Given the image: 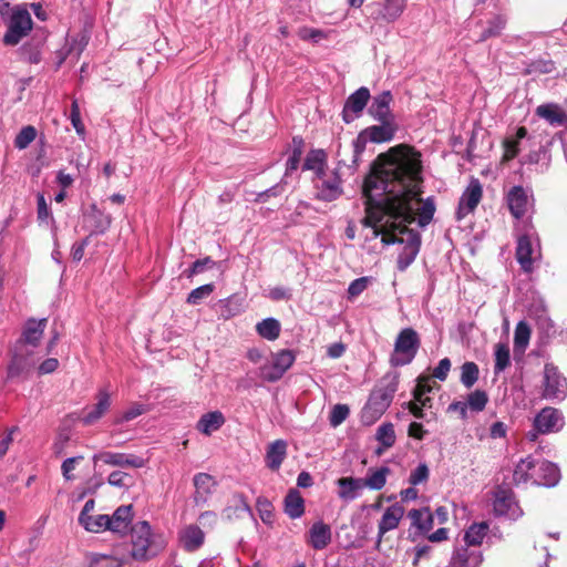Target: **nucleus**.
<instances>
[{"label": "nucleus", "mask_w": 567, "mask_h": 567, "mask_svg": "<svg viewBox=\"0 0 567 567\" xmlns=\"http://www.w3.org/2000/svg\"><path fill=\"white\" fill-rule=\"evenodd\" d=\"M422 164L421 155L412 147L399 145L378 156L372 173L363 184L365 207L379 209L391 197L411 202L413 216H419V225L424 227L433 218L435 205L432 198H420Z\"/></svg>", "instance_id": "nucleus-1"}, {"label": "nucleus", "mask_w": 567, "mask_h": 567, "mask_svg": "<svg viewBox=\"0 0 567 567\" xmlns=\"http://www.w3.org/2000/svg\"><path fill=\"white\" fill-rule=\"evenodd\" d=\"M363 226L373 228V236L382 235L386 245L403 244V250L398 257V269L405 270L415 259L420 250L421 238L419 233L408 228L414 221L411 202L391 197L383 207L372 209L365 207V217L361 220Z\"/></svg>", "instance_id": "nucleus-2"}, {"label": "nucleus", "mask_w": 567, "mask_h": 567, "mask_svg": "<svg viewBox=\"0 0 567 567\" xmlns=\"http://www.w3.org/2000/svg\"><path fill=\"white\" fill-rule=\"evenodd\" d=\"M380 125H373L365 128L360 135L352 142L349 147L339 150V165L346 167H355L358 161L364 150L367 140L373 143L389 142L393 138L396 131L395 121H379Z\"/></svg>", "instance_id": "nucleus-3"}, {"label": "nucleus", "mask_w": 567, "mask_h": 567, "mask_svg": "<svg viewBox=\"0 0 567 567\" xmlns=\"http://www.w3.org/2000/svg\"><path fill=\"white\" fill-rule=\"evenodd\" d=\"M398 390V378L385 377L381 383L374 388L370 398L362 409L361 421L365 425H372L377 422L390 406L394 393Z\"/></svg>", "instance_id": "nucleus-4"}, {"label": "nucleus", "mask_w": 567, "mask_h": 567, "mask_svg": "<svg viewBox=\"0 0 567 567\" xmlns=\"http://www.w3.org/2000/svg\"><path fill=\"white\" fill-rule=\"evenodd\" d=\"M165 542L159 535H153L147 522L142 520L132 527V557L137 560H146L156 556Z\"/></svg>", "instance_id": "nucleus-5"}, {"label": "nucleus", "mask_w": 567, "mask_h": 567, "mask_svg": "<svg viewBox=\"0 0 567 567\" xmlns=\"http://www.w3.org/2000/svg\"><path fill=\"white\" fill-rule=\"evenodd\" d=\"M420 347L417 332L412 328L400 331L394 343V352L390 358L392 367L409 364L414 359Z\"/></svg>", "instance_id": "nucleus-6"}, {"label": "nucleus", "mask_w": 567, "mask_h": 567, "mask_svg": "<svg viewBox=\"0 0 567 567\" xmlns=\"http://www.w3.org/2000/svg\"><path fill=\"white\" fill-rule=\"evenodd\" d=\"M33 22L27 8L16 7L12 10L8 23V30L3 35V43L7 45L18 44L32 30Z\"/></svg>", "instance_id": "nucleus-7"}, {"label": "nucleus", "mask_w": 567, "mask_h": 567, "mask_svg": "<svg viewBox=\"0 0 567 567\" xmlns=\"http://www.w3.org/2000/svg\"><path fill=\"white\" fill-rule=\"evenodd\" d=\"M542 396L551 401H561L567 396V380L553 363L545 364Z\"/></svg>", "instance_id": "nucleus-8"}, {"label": "nucleus", "mask_w": 567, "mask_h": 567, "mask_svg": "<svg viewBox=\"0 0 567 567\" xmlns=\"http://www.w3.org/2000/svg\"><path fill=\"white\" fill-rule=\"evenodd\" d=\"M295 354L290 350H280L272 354L271 361L259 368V375L268 382L278 381L295 362Z\"/></svg>", "instance_id": "nucleus-9"}, {"label": "nucleus", "mask_w": 567, "mask_h": 567, "mask_svg": "<svg viewBox=\"0 0 567 567\" xmlns=\"http://www.w3.org/2000/svg\"><path fill=\"white\" fill-rule=\"evenodd\" d=\"M37 362L32 349H20L14 346L12 358L8 365L7 375L9 379L25 378L32 371Z\"/></svg>", "instance_id": "nucleus-10"}, {"label": "nucleus", "mask_w": 567, "mask_h": 567, "mask_svg": "<svg viewBox=\"0 0 567 567\" xmlns=\"http://www.w3.org/2000/svg\"><path fill=\"white\" fill-rule=\"evenodd\" d=\"M494 511L497 515L506 516L511 519H517L523 515V511L515 501L511 488L499 486L495 491Z\"/></svg>", "instance_id": "nucleus-11"}, {"label": "nucleus", "mask_w": 567, "mask_h": 567, "mask_svg": "<svg viewBox=\"0 0 567 567\" xmlns=\"http://www.w3.org/2000/svg\"><path fill=\"white\" fill-rule=\"evenodd\" d=\"M565 425L563 413L551 406L544 408L534 419V427L540 434L560 431Z\"/></svg>", "instance_id": "nucleus-12"}, {"label": "nucleus", "mask_w": 567, "mask_h": 567, "mask_svg": "<svg viewBox=\"0 0 567 567\" xmlns=\"http://www.w3.org/2000/svg\"><path fill=\"white\" fill-rule=\"evenodd\" d=\"M483 196V188L477 178H472L463 195L460 198L456 218L463 219L470 213H473L480 204Z\"/></svg>", "instance_id": "nucleus-13"}, {"label": "nucleus", "mask_w": 567, "mask_h": 567, "mask_svg": "<svg viewBox=\"0 0 567 567\" xmlns=\"http://www.w3.org/2000/svg\"><path fill=\"white\" fill-rule=\"evenodd\" d=\"M103 462L106 465L117 467L141 468L146 461L138 455L127 453L101 452L93 456V462Z\"/></svg>", "instance_id": "nucleus-14"}, {"label": "nucleus", "mask_w": 567, "mask_h": 567, "mask_svg": "<svg viewBox=\"0 0 567 567\" xmlns=\"http://www.w3.org/2000/svg\"><path fill=\"white\" fill-rule=\"evenodd\" d=\"M47 327V319H29L23 328L22 334L16 344L20 349L35 348L42 339L44 329Z\"/></svg>", "instance_id": "nucleus-15"}, {"label": "nucleus", "mask_w": 567, "mask_h": 567, "mask_svg": "<svg viewBox=\"0 0 567 567\" xmlns=\"http://www.w3.org/2000/svg\"><path fill=\"white\" fill-rule=\"evenodd\" d=\"M483 555L478 548L457 545L452 554L449 567H480Z\"/></svg>", "instance_id": "nucleus-16"}, {"label": "nucleus", "mask_w": 567, "mask_h": 567, "mask_svg": "<svg viewBox=\"0 0 567 567\" xmlns=\"http://www.w3.org/2000/svg\"><path fill=\"white\" fill-rule=\"evenodd\" d=\"M370 100V92L367 87L362 86L352 93L344 104L342 114L343 120L349 123L357 117L367 106Z\"/></svg>", "instance_id": "nucleus-17"}, {"label": "nucleus", "mask_w": 567, "mask_h": 567, "mask_svg": "<svg viewBox=\"0 0 567 567\" xmlns=\"http://www.w3.org/2000/svg\"><path fill=\"white\" fill-rule=\"evenodd\" d=\"M321 184L317 185V197L324 202H332L339 198L342 194L341 179L339 175L333 172L331 175H321L319 177Z\"/></svg>", "instance_id": "nucleus-18"}, {"label": "nucleus", "mask_w": 567, "mask_h": 567, "mask_svg": "<svg viewBox=\"0 0 567 567\" xmlns=\"http://www.w3.org/2000/svg\"><path fill=\"white\" fill-rule=\"evenodd\" d=\"M392 99L390 91H383L374 96L369 107L370 115L377 121H394V115L390 110Z\"/></svg>", "instance_id": "nucleus-19"}, {"label": "nucleus", "mask_w": 567, "mask_h": 567, "mask_svg": "<svg viewBox=\"0 0 567 567\" xmlns=\"http://www.w3.org/2000/svg\"><path fill=\"white\" fill-rule=\"evenodd\" d=\"M404 512H405L404 507L399 503H395V504L389 506L384 511V513L379 522V525H378L379 540L383 537L384 534H386L390 530L395 529L399 526L401 519L404 516Z\"/></svg>", "instance_id": "nucleus-20"}, {"label": "nucleus", "mask_w": 567, "mask_h": 567, "mask_svg": "<svg viewBox=\"0 0 567 567\" xmlns=\"http://www.w3.org/2000/svg\"><path fill=\"white\" fill-rule=\"evenodd\" d=\"M216 485L214 477L207 473H198L194 476V502L197 506L206 504Z\"/></svg>", "instance_id": "nucleus-21"}, {"label": "nucleus", "mask_w": 567, "mask_h": 567, "mask_svg": "<svg viewBox=\"0 0 567 567\" xmlns=\"http://www.w3.org/2000/svg\"><path fill=\"white\" fill-rule=\"evenodd\" d=\"M96 400L97 402L93 406L89 408L82 417V422L85 425H91L97 422L111 406V396L105 390L99 391Z\"/></svg>", "instance_id": "nucleus-22"}, {"label": "nucleus", "mask_w": 567, "mask_h": 567, "mask_svg": "<svg viewBox=\"0 0 567 567\" xmlns=\"http://www.w3.org/2000/svg\"><path fill=\"white\" fill-rule=\"evenodd\" d=\"M84 224L91 236L103 234L111 225V217L92 206L91 212L84 215Z\"/></svg>", "instance_id": "nucleus-23"}, {"label": "nucleus", "mask_w": 567, "mask_h": 567, "mask_svg": "<svg viewBox=\"0 0 567 567\" xmlns=\"http://www.w3.org/2000/svg\"><path fill=\"white\" fill-rule=\"evenodd\" d=\"M508 208L515 218H520L527 210L528 198L523 187L514 186L507 195Z\"/></svg>", "instance_id": "nucleus-24"}, {"label": "nucleus", "mask_w": 567, "mask_h": 567, "mask_svg": "<svg viewBox=\"0 0 567 567\" xmlns=\"http://www.w3.org/2000/svg\"><path fill=\"white\" fill-rule=\"evenodd\" d=\"M513 481L516 485L533 481L537 484L538 477H536V463L530 456L523 458L515 466L513 473Z\"/></svg>", "instance_id": "nucleus-25"}, {"label": "nucleus", "mask_w": 567, "mask_h": 567, "mask_svg": "<svg viewBox=\"0 0 567 567\" xmlns=\"http://www.w3.org/2000/svg\"><path fill=\"white\" fill-rule=\"evenodd\" d=\"M132 505L120 506L112 516H110L109 529L113 533H126L132 522Z\"/></svg>", "instance_id": "nucleus-26"}, {"label": "nucleus", "mask_w": 567, "mask_h": 567, "mask_svg": "<svg viewBox=\"0 0 567 567\" xmlns=\"http://www.w3.org/2000/svg\"><path fill=\"white\" fill-rule=\"evenodd\" d=\"M536 114L555 126L567 125V114L557 104H543L536 109Z\"/></svg>", "instance_id": "nucleus-27"}, {"label": "nucleus", "mask_w": 567, "mask_h": 567, "mask_svg": "<svg viewBox=\"0 0 567 567\" xmlns=\"http://www.w3.org/2000/svg\"><path fill=\"white\" fill-rule=\"evenodd\" d=\"M287 455V443L284 440H276L270 443L267 453V466L272 471H278Z\"/></svg>", "instance_id": "nucleus-28"}, {"label": "nucleus", "mask_w": 567, "mask_h": 567, "mask_svg": "<svg viewBox=\"0 0 567 567\" xmlns=\"http://www.w3.org/2000/svg\"><path fill=\"white\" fill-rule=\"evenodd\" d=\"M536 477L539 480L537 485L553 486L559 480V470L551 462L542 461L536 463Z\"/></svg>", "instance_id": "nucleus-29"}, {"label": "nucleus", "mask_w": 567, "mask_h": 567, "mask_svg": "<svg viewBox=\"0 0 567 567\" xmlns=\"http://www.w3.org/2000/svg\"><path fill=\"white\" fill-rule=\"evenodd\" d=\"M532 254L533 247L530 239L527 236L519 237L516 247V259L522 269L526 272H530L533 269Z\"/></svg>", "instance_id": "nucleus-30"}, {"label": "nucleus", "mask_w": 567, "mask_h": 567, "mask_svg": "<svg viewBox=\"0 0 567 567\" xmlns=\"http://www.w3.org/2000/svg\"><path fill=\"white\" fill-rule=\"evenodd\" d=\"M225 423V417L221 412L213 411L202 415L197 423V430L205 435H210L217 431Z\"/></svg>", "instance_id": "nucleus-31"}, {"label": "nucleus", "mask_w": 567, "mask_h": 567, "mask_svg": "<svg viewBox=\"0 0 567 567\" xmlns=\"http://www.w3.org/2000/svg\"><path fill=\"white\" fill-rule=\"evenodd\" d=\"M331 540V530L328 525L317 522L310 529V544L316 549H323Z\"/></svg>", "instance_id": "nucleus-32"}, {"label": "nucleus", "mask_w": 567, "mask_h": 567, "mask_svg": "<svg viewBox=\"0 0 567 567\" xmlns=\"http://www.w3.org/2000/svg\"><path fill=\"white\" fill-rule=\"evenodd\" d=\"M250 507L243 494H234L231 504L224 509V516L229 520L250 515Z\"/></svg>", "instance_id": "nucleus-33"}, {"label": "nucleus", "mask_w": 567, "mask_h": 567, "mask_svg": "<svg viewBox=\"0 0 567 567\" xmlns=\"http://www.w3.org/2000/svg\"><path fill=\"white\" fill-rule=\"evenodd\" d=\"M488 532V525L486 523H478L471 525L464 534L462 546L468 548H477Z\"/></svg>", "instance_id": "nucleus-34"}, {"label": "nucleus", "mask_w": 567, "mask_h": 567, "mask_svg": "<svg viewBox=\"0 0 567 567\" xmlns=\"http://www.w3.org/2000/svg\"><path fill=\"white\" fill-rule=\"evenodd\" d=\"M327 154L323 150H311L306 157L303 169L313 171L318 177L324 175Z\"/></svg>", "instance_id": "nucleus-35"}, {"label": "nucleus", "mask_w": 567, "mask_h": 567, "mask_svg": "<svg viewBox=\"0 0 567 567\" xmlns=\"http://www.w3.org/2000/svg\"><path fill=\"white\" fill-rule=\"evenodd\" d=\"M204 538L205 535L198 526L189 525L184 529L181 539L186 550L194 551L203 545Z\"/></svg>", "instance_id": "nucleus-36"}, {"label": "nucleus", "mask_w": 567, "mask_h": 567, "mask_svg": "<svg viewBox=\"0 0 567 567\" xmlns=\"http://www.w3.org/2000/svg\"><path fill=\"white\" fill-rule=\"evenodd\" d=\"M285 512L290 518H299L305 512V502L297 489H291L285 498Z\"/></svg>", "instance_id": "nucleus-37"}, {"label": "nucleus", "mask_w": 567, "mask_h": 567, "mask_svg": "<svg viewBox=\"0 0 567 567\" xmlns=\"http://www.w3.org/2000/svg\"><path fill=\"white\" fill-rule=\"evenodd\" d=\"M337 483L340 487L338 495L342 499L355 498L357 491L363 488V483L360 478L341 477Z\"/></svg>", "instance_id": "nucleus-38"}, {"label": "nucleus", "mask_w": 567, "mask_h": 567, "mask_svg": "<svg viewBox=\"0 0 567 567\" xmlns=\"http://www.w3.org/2000/svg\"><path fill=\"white\" fill-rule=\"evenodd\" d=\"M405 9V0H384L381 18L386 22L398 20Z\"/></svg>", "instance_id": "nucleus-39"}, {"label": "nucleus", "mask_w": 567, "mask_h": 567, "mask_svg": "<svg viewBox=\"0 0 567 567\" xmlns=\"http://www.w3.org/2000/svg\"><path fill=\"white\" fill-rule=\"evenodd\" d=\"M390 473L389 467H381L378 470H370L368 476L362 480L363 487L379 491L383 488L386 483V476Z\"/></svg>", "instance_id": "nucleus-40"}, {"label": "nucleus", "mask_w": 567, "mask_h": 567, "mask_svg": "<svg viewBox=\"0 0 567 567\" xmlns=\"http://www.w3.org/2000/svg\"><path fill=\"white\" fill-rule=\"evenodd\" d=\"M409 517L419 529L427 532L433 527V516L429 508L411 509Z\"/></svg>", "instance_id": "nucleus-41"}, {"label": "nucleus", "mask_w": 567, "mask_h": 567, "mask_svg": "<svg viewBox=\"0 0 567 567\" xmlns=\"http://www.w3.org/2000/svg\"><path fill=\"white\" fill-rule=\"evenodd\" d=\"M256 330L262 338L276 340L280 333V323L274 318H267L257 323Z\"/></svg>", "instance_id": "nucleus-42"}, {"label": "nucleus", "mask_w": 567, "mask_h": 567, "mask_svg": "<svg viewBox=\"0 0 567 567\" xmlns=\"http://www.w3.org/2000/svg\"><path fill=\"white\" fill-rule=\"evenodd\" d=\"M480 370L476 363L465 362L461 367V382L466 389H471L478 380Z\"/></svg>", "instance_id": "nucleus-43"}, {"label": "nucleus", "mask_w": 567, "mask_h": 567, "mask_svg": "<svg viewBox=\"0 0 567 567\" xmlns=\"http://www.w3.org/2000/svg\"><path fill=\"white\" fill-rule=\"evenodd\" d=\"M87 532L100 533L104 529H109L110 516L109 515H96L91 516L80 523Z\"/></svg>", "instance_id": "nucleus-44"}, {"label": "nucleus", "mask_w": 567, "mask_h": 567, "mask_svg": "<svg viewBox=\"0 0 567 567\" xmlns=\"http://www.w3.org/2000/svg\"><path fill=\"white\" fill-rule=\"evenodd\" d=\"M292 144H293V151L287 161L286 174H289L298 168V165H299V162H300V158L302 155V148H303L302 138L293 137Z\"/></svg>", "instance_id": "nucleus-45"}, {"label": "nucleus", "mask_w": 567, "mask_h": 567, "mask_svg": "<svg viewBox=\"0 0 567 567\" xmlns=\"http://www.w3.org/2000/svg\"><path fill=\"white\" fill-rule=\"evenodd\" d=\"M377 440L383 445V447L389 449L395 443V432L392 423L382 424L377 431Z\"/></svg>", "instance_id": "nucleus-46"}, {"label": "nucleus", "mask_w": 567, "mask_h": 567, "mask_svg": "<svg viewBox=\"0 0 567 567\" xmlns=\"http://www.w3.org/2000/svg\"><path fill=\"white\" fill-rule=\"evenodd\" d=\"M487 402V393L483 390H475L474 392L470 393L466 401L468 409L475 412L483 411Z\"/></svg>", "instance_id": "nucleus-47"}, {"label": "nucleus", "mask_w": 567, "mask_h": 567, "mask_svg": "<svg viewBox=\"0 0 567 567\" xmlns=\"http://www.w3.org/2000/svg\"><path fill=\"white\" fill-rule=\"evenodd\" d=\"M509 364V348L507 344L495 346V372L505 370Z\"/></svg>", "instance_id": "nucleus-48"}, {"label": "nucleus", "mask_w": 567, "mask_h": 567, "mask_svg": "<svg viewBox=\"0 0 567 567\" xmlns=\"http://www.w3.org/2000/svg\"><path fill=\"white\" fill-rule=\"evenodd\" d=\"M37 131L33 126H24L16 136L14 146L19 150L27 148L35 138Z\"/></svg>", "instance_id": "nucleus-49"}, {"label": "nucleus", "mask_w": 567, "mask_h": 567, "mask_svg": "<svg viewBox=\"0 0 567 567\" xmlns=\"http://www.w3.org/2000/svg\"><path fill=\"white\" fill-rule=\"evenodd\" d=\"M530 338V328L525 321H519L515 328L514 343L518 348H525Z\"/></svg>", "instance_id": "nucleus-50"}, {"label": "nucleus", "mask_w": 567, "mask_h": 567, "mask_svg": "<svg viewBox=\"0 0 567 567\" xmlns=\"http://www.w3.org/2000/svg\"><path fill=\"white\" fill-rule=\"evenodd\" d=\"M350 413L349 406L346 404H336L329 416L330 425L333 427L339 426L341 423L346 421Z\"/></svg>", "instance_id": "nucleus-51"}, {"label": "nucleus", "mask_w": 567, "mask_h": 567, "mask_svg": "<svg viewBox=\"0 0 567 567\" xmlns=\"http://www.w3.org/2000/svg\"><path fill=\"white\" fill-rule=\"evenodd\" d=\"M214 289L215 286L213 284L200 286L190 291L187 297V302L190 305H198L200 300L208 297L214 291Z\"/></svg>", "instance_id": "nucleus-52"}, {"label": "nucleus", "mask_w": 567, "mask_h": 567, "mask_svg": "<svg viewBox=\"0 0 567 567\" xmlns=\"http://www.w3.org/2000/svg\"><path fill=\"white\" fill-rule=\"evenodd\" d=\"M430 475L429 467L425 463L419 464L415 470H413L409 477V483L413 486L419 485L427 481Z\"/></svg>", "instance_id": "nucleus-53"}, {"label": "nucleus", "mask_w": 567, "mask_h": 567, "mask_svg": "<svg viewBox=\"0 0 567 567\" xmlns=\"http://www.w3.org/2000/svg\"><path fill=\"white\" fill-rule=\"evenodd\" d=\"M89 567H122V564L113 556L96 555L91 559Z\"/></svg>", "instance_id": "nucleus-54"}, {"label": "nucleus", "mask_w": 567, "mask_h": 567, "mask_svg": "<svg viewBox=\"0 0 567 567\" xmlns=\"http://www.w3.org/2000/svg\"><path fill=\"white\" fill-rule=\"evenodd\" d=\"M144 412H145V409H144V406L142 404H134L130 409L124 411L120 416H117L114 420V423L115 424H121V423H124V422H128V421L140 416Z\"/></svg>", "instance_id": "nucleus-55"}, {"label": "nucleus", "mask_w": 567, "mask_h": 567, "mask_svg": "<svg viewBox=\"0 0 567 567\" xmlns=\"http://www.w3.org/2000/svg\"><path fill=\"white\" fill-rule=\"evenodd\" d=\"M214 265L215 262L210 257L198 259L189 269L185 270L184 274L187 278H192L193 276L203 272L206 267L212 268Z\"/></svg>", "instance_id": "nucleus-56"}, {"label": "nucleus", "mask_w": 567, "mask_h": 567, "mask_svg": "<svg viewBox=\"0 0 567 567\" xmlns=\"http://www.w3.org/2000/svg\"><path fill=\"white\" fill-rule=\"evenodd\" d=\"M298 37L305 41L312 40L318 42L319 40L324 39L327 34L320 29L302 27L298 30Z\"/></svg>", "instance_id": "nucleus-57"}, {"label": "nucleus", "mask_w": 567, "mask_h": 567, "mask_svg": "<svg viewBox=\"0 0 567 567\" xmlns=\"http://www.w3.org/2000/svg\"><path fill=\"white\" fill-rule=\"evenodd\" d=\"M504 27L505 20L501 17L495 18L489 22L488 28L483 32L480 40L484 41L491 37L498 35Z\"/></svg>", "instance_id": "nucleus-58"}, {"label": "nucleus", "mask_w": 567, "mask_h": 567, "mask_svg": "<svg viewBox=\"0 0 567 567\" xmlns=\"http://www.w3.org/2000/svg\"><path fill=\"white\" fill-rule=\"evenodd\" d=\"M132 477L125 472L122 471H114L112 472L107 477V483L112 486L116 487H127L128 481H131Z\"/></svg>", "instance_id": "nucleus-59"}, {"label": "nucleus", "mask_w": 567, "mask_h": 567, "mask_svg": "<svg viewBox=\"0 0 567 567\" xmlns=\"http://www.w3.org/2000/svg\"><path fill=\"white\" fill-rule=\"evenodd\" d=\"M429 381V377H420L417 379V384L413 391V399L420 400V398L426 396V393L431 392L432 388Z\"/></svg>", "instance_id": "nucleus-60"}, {"label": "nucleus", "mask_w": 567, "mask_h": 567, "mask_svg": "<svg viewBox=\"0 0 567 567\" xmlns=\"http://www.w3.org/2000/svg\"><path fill=\"white\" fill-rule=\"evenodd\" d=\"M368 287V279L365 277L358 278L353 280L349 288L348 293L350 298L357 297L362 293Z\"/></svg>", "instance_id": "nucleus-61"}, {"label": "nucleus", "mask_w": 567, "mask_h": 567, "mask_svg": "<svg viewBox=\"0 0 567 567\" xmlns=\"http://www.w3.org/2000/svg\"><path fill=\"white\" fill-rule=\"evenodd\" d=\"M451 369V361L447 358L442 359L437 367L433 370V377L440 381H444Z\"/></svg>", "instance_id": "nucleus-62"}, {"label": "nucleus", "mask_w": 567, "mask_h": 567, "mask_svg": "<svg viewBox=\"0 0 567 567\" xmlns=\"http://www.w3.org/2000/svg\"><path fill=\"white\" fill-rule=\"evenodd\" d=\"M82 458L83 456L69 457L62 463L61 470L66 481L73 480V475L71 474V472L75 468V464Z\"/></svg>", "instance_id": "nucleus-63"}, {"label": "nucleus", "mask_w": 567, "mask_h": 567, "mask_svg": "<svg viewBox=\"0 0 567 567\" xmlns=\"http://www.w3.org/2000/svg\"><path fill=\"white\" fill-rule=\"evenodd\" d=\"M221 307V315L226 319L236 316L240 311L239 305L235 303L234 299L231 298L224 300Z\"/></svg>", "instance_id": "nucleus-64"}]
</instances>
